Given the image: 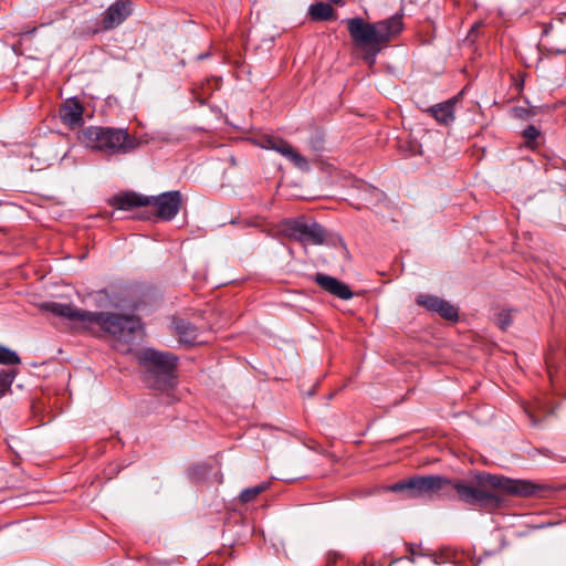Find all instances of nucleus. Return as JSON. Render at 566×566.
<instances>
[{
  "mask_svg": "<svg viewBox=\"0 0 566 566\" xmlns=\"http://www.w3.org/2000/svg\"><path fill=\"white\" fill-rule=\"evenodd\" d=\"M526 412L530 415V418L533 419V415H532L531 410L526 409Z\"/></svg>",
  "mask_w": 566,
  "mask_h": 566,
  "instance_id": "412c9836",
  "label": "nucleus"
},
{
  "mask_svg": "<svg viewBox=\"0 0 566 566\" xmlns=\"http://www.w3.org/2000/svg\"><path fill=\"white\" fill-rule=\"evenodd\" d=\"M512 324V314L509 311H503L497 316V325L501 329L505 331Z\"/></svg>",
  "mask_w": 566,
  "mask_h": 566,
  "instance_id": "6ab92c4d",
  "label": "nucleus"
},
{
  "mask_svg": "<svg viewBox=\"0 0 566 566\" xmlns=\"http://www.w3.org/2000/svg\"><path fill=\"white\" fill-rule=\"evenodd\" d=\"M388 489L401 492L408 499L432 496L440 492L449 495L451 491H455L459 500L468 504L497 507L501 504L500 494L530 496L541 486L527 480L483 473L475 476L473 485L461 481L453 482L439 475H427L398 482Z\"/></svg>",
  "mask_w": 566,
  "mask_h": 566,
  "instance_id": "f257e3e1",
  "label": "nucleus"
},
{
  "mask_svg": "<svg viewBox=\"0 0 566 566\" xmlns=\"http://www.w3.org/2000/svg\"><path fill=\"white\" fill-rule=\"evenodd\" d=\"M19 363L20 358L15 352L0 345V364L17 365Z\"/></svg>",
  "mask_w": 566,
  "mask_h": 566,
  "instance_id": "f3484780",
  "label": "nucleus"
},
{
  "mask_svg": "<svg viewBox=\"0 0 566 566\" xmlns=\"http://www.w3.org/2000/svg\"><path fill=\"white\" fill-rule=\"evenodd\" d=\"M132 13L129 0H118L104 13L103 27L106 30L118 27Z\"/></svg>",
  "mask_w": 566,
  "mask_h": 566,
  "instance_id": "9d476101",
  "label": "nucleus"
},
{
  "mask_svg": "<svg viewBox=\"0 0 566 566\" xmlns=\"http://www.w3.org/2000/svg\"><path fill=\"white\" fill-rule=\"evenodd\" d=\"M41 308L69 319L76 328L104 332L115 343L117 349L129 345L142 331L140 321L134 315L90 312L72 304L56 302L44 303Z\"/></svg>",
  "mask_w": 566,
  "mask_h": 566,
  "instance_id": "f03ea898",
  "label": "nucleus"
},
{
  "mask_svg": "<svg viewBox=\"0 0 566 566\" xmlns=\"http://www.w3.org/2000/svg\"><path fill=\"white\" fill-rule=\"evenodd\" d=\"M308 12L315 21H326L334 18V9L325 2H317L311 6Z\"/></svg>",
  "mask_w": 566,
  "mask_h": 566,
  "instance_id": "4468645a",
  "label": "nucleus"
},
{
  "mask_svg": "<svg viewBox=\"0 0 566 566\" xmlns=\"http://www.w3.org/2000/svg\"><path fill=\"white\" fill-rule=\"evenodd\" d=\"M290 239L303 243L322 244L325 240L324 229L316 222L307 223L303 220H285L280 230Z\"/></svg>",
  "mask_w": 566,
  "mask_h": 566,
  "instance_id": "0eeeda50",
  "label": "nucleus"
},
{
  "mask_svg": "<svg viewBox=\"0 0 566 566\" xmlns=\"http://www.w3.org/2000/svg\"><path fill=\"white\" fill-rule=\"evenodd\" d=\"M176 329L179 334L181 342L186 344H195L197 342V331L192 325L185 322H180L176 325Z\"/></svg>",
  "mask_w": 566,
  "mask_h": 566,
  "instance_id": "2eb2a0df",
  "label": "nucleus"
},
{
  "mask_svg": "<svg viewBox=\"0 0 566 566\" xmlns=\"http://www.w3.org/2000/svg\"><path fill=\"white\" fill-rule=\"evenodd\" d=\"M315 282L326 292L342 300H349L353 296L348 285L337 280L336 277L318 273L315 276Z\"/></svg>",
  "mask_w": 566,
  "mask_h": 566,
  "instance_id": "9b49d317",
  "label": "nucleus"
},
{
  "mask_svg": "<svg viewBox=\"0 0 566 566\" xmlns=\"http://www.w3.org/2000/svg\"><path fill=\"white\" fill-rule=\"evenodd\" d=\"M138 363L145 368L150 386L160 390L172 386L176 367L174 355L146 348L138 354Z\"/></svg>",
  "mask_w": 566,
  "mask_h": 566,
  "instance_id": "423d86ee",
  "label": "nucleus"
},
{
  "mask_svg": "<svg viewBox=\"0 0 566 566\" xmlns=\"http://www.w3.org/2000/svg\"><path fill=\"white\" fill-rule=\"evenodd\" d=\"M418 305L426 307L428 311L436 312L440 316L449 321H457L459 317L458 308L438 296L420 294L417 296Z\"/></svg>",
  "mask_w": 566,
  "mask_h": 566,
  "instance_id": "1a4fd4ad",
  "label": "nucleus"
},
{
  "mask_svg": "<svg viewBox=\"0 0 566 566\" xmlns=\"http://www.w3.org/2000/svg\"><path fill=\"white\" fill-rule=\"evenodd\" d=\"M539 135L538 129L535 126H530L524 130V136L527 140H535Z\"/></svg>",
  "mask_w": 566,
  "mask_h": 566,
  "instance_id": "aec40b11",
  "label": "nucleus"
},
{
  "mask_svg": "<svg viewBox=\"0 0 566 566\" xmlns=\"http://www.w3.org/2000/svg\"><path fill=\"white\" fill-rule=\"evenodd\" d=\"M256 144L264 148L271 149L286 159H289L295 167L301 170L308 169V161L305 157H303L295 148H293L287 142L280 137H275L272 135H262L255 139Z\"/></svg>",
  "mask_w": 566,
  "mask_h": 566,
  "instance_id": "6e6552de",
  "label": "nucleus"
},
{
  "mask_svg": "<svg viewBox=\"0 0 566 566\" xmlns=\"http://www.w3.org/2000/svg\"><path fill=\"white\" fill-rule=\"evenodd\" d=\"M14 378L15 373L13 370L0 371V398L3 397L8 391H10Z\"/></svg>",
  "mask_w": 566,
  "mask_h": 566,
  "instance_id": "dca6fc26",
  "label": "nucleus"
},
{
  "mask_svg": "<svg viewBox=\"0 0 566 566\" xmlns=\"http://www.w3.org/2000/svg\"><path fill=\"white\" fill-rule=\"evenodd\" d=\"M83 107L74 99H67L60 111L62 122L71 127H76L82 124Z\"/></svg>",
  "mask_w": 566,
  "mask_h": 566,
  "instance_id": "f8f14e48",
  "label": "nucleus"
},
{
  "mask_svg": "<svg viewBox=\"0 0 566 566\" xmlns=\"http://www.w3.org/2000/svg\"><path fill=\"white\" fill-rule=\"evenodd\" d=\"M457 102V98L449 99L447 102H443L441 104H438L430 108L431 114L433 117L442 124H448L453 120V107Z\"/></svg>",
  "mask_w": 566,
  "mask_h": 566,
  "instance_id": "ddd939ff",
  "label": "nucleus"
},
{
  "mask_svg": "<svg viewBox=\"0 0 566 566\" xmlns=\"http://www.w3.org/2000/svg\"><path fill=\"white\" fill-rule=\"evenodd\" d=\"M348 32L353 41L359 46H370L374 55L380 51L381 45L387 44L402 30V17L395 14L386 20L367 23L361 18L347 20Z\"/></svg>",
  "mask_w": 566,
  "mask_h": 566,
  "instance_id": "7ed1b4c3",
  "label": "nucleus"
},
{
  "mask_svg": "<svg viewBox=\"0 0 566 566\" xmlns=\"http://www.w3.org/2000/svg\"><path fill=\"white\" fill-rule=\"evenodd\" d=\"M333 3H339L342 0H329Z\"/></svg>",
  "mask_w": 566,
  "mask_h": 566,
  "instance_id": "4be33fe9",
  "label": "nucleus"
},
{
  "mask_svg": "<svg viewBox=\"0 0 566 566\" xmlns=\"http://www.w3.org/2000/svg\"><path fill=\"white\" fill-rule=\"evenodd\" d=\"M78 138L86 147L107 155L128 154L140 145L126 129L113 127H86L81 130Z\"/></svg>",
  "mask_w": 566,
  "mask_h": 566,
  "instance_id": "20e7f679",
  "label": "nucleus"
},
{
  "mask_svg": "<svg viewBox=\"0 0 566 566\" xmlns=\"http://www.w3.org/2000/svg\"><path fill=\"white\" fill-rule=\"evenodd\" d=\"M109 205L119 210H129L135 207L153 206L156 209V216L163 220H171L181 206V195L179 191L164 192L159 196H143L133 191H127L113 197Z\"/></svg>",
  "mask_w": 566,
  "mask_h": 566,
  "instance_id": "39448f33",
  "label": "nucleus"
},
{
  "mask_svg": "<svg viewBox=\"0 0 566 566\" xmlns=\"http://www.w3.org/2000/svg\"><path fill=\"white\" fill-rule=\"evenodd\" d=\"M266 489L265 484L256 485L253 488H248L243 490L240 494V500L243 503H248L253 501L260 493H262Z\"/></svg>",
  "mask_w": 566,
  "mask_h": 566,
  "instance_id": "a211bd4d",
  "label": "nucleus"
}]
</instances>
